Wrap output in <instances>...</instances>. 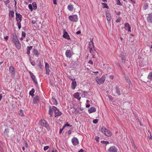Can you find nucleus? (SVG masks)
<instances>
[{"label": "nucleus", "mask_w": 152, "mask_h": 152, "mask_svg": "<svg viewBox=\"0 0 152 152\" xmlns=\"http://www.w3.org/2000/svg\"><path fill=\"white\" fill-rule=\"evenodd\" d=\"M89 48L90 49V52L92 54L93 56L94 55V53L96 52L94 46V43L93 42V39H90V41L89 43Z\"/></svg>", "instance_id": "1"}, {"label": "nucleus", "mask_w": 152, "mask_h": 152, "mask_svg": "<svg viewBox=\"0 0 152 152\" xmlns=\"http://www.w3.org/2000/svg\"><path fill=\"white\" fill-rule=\"evenodd\" d=\"M101 131L106 136L108 137H110L111 135L112 134L111 132L104 127H103L101 128Z\"/></svg>", "instance_id": "2"}, {"label": "nucleus", "mask_w": 152, "mask_h": 152, "mask_svg": "<svg viewBox=\"0 0 152 152\" xmlns=\"http://www.w3.org/2000/svg\"><path fill=\"white\" fill-rule=\"evenodd\" d=\"M39 123L41 125L46 128L48 131L50 129V127L48 123L44 119H41L39 121Z\"/></svg>", "instance_id": "3"}, {"label": "nucleus", "mask_w": 152, "mask_h": 152, "mask_svg": "<svg viewBox=\"0 0 152 152\" xmlns=\"http://www.w3.org/2000/svg\"><path fill=\"white\" fill-rule=\"evenodd\" d=\"M105 79V75H103L100 78H99L98 77H96L95 80L97 83L99 84H101L103 83Z\"/></svg>", "instance_id": "4"}, {"label": "nucleus", "mask_w": 152, "mask_h": 152, "mask_svg": "<svg viewBox=\"0 0 152 152\" xmlns=\"http://www.w3.org/2000/svg\"><path fill=\"white\" fill-rule=\"evenodd\" d=\"M14 41L15 43L16 47L18 50L21 48V44L19 42L17 36L13 37Z\"/></svg>", "instance_id": "5"}, {"label": "nucleus", "mask_w": 152, "mask_h": 152, "mask_svg": "<svg viewBox=\"0 0 152 152\" xmlns=\"http://www.w3.org/2000/svg\"><path fill=\"white\" fill-rule=\"evenodd\" d=\"M53 110L55 113V117L60 116L61 115V112L59 111V109L56 107L53 106Z\"/></svg>", "instance_id": "6"}, {"label": "nucleus", "mask_w": 152, "mask_h": 152, "mask_svg": "<svg viewBox=\"0 0 152 152\" xmlns=\"http://www.w3.org/2000/svg\"><path fill=\"white\" fill-rule=\"evenodd\" d=\"M69 19L71 21L75 22H77L78 20V16L76 15L69 16Z\"/></svg>", "instance_id": "7"}, {"label": "nucleus", "mask_w": 152, "mask_h": 152, "mask_svg": "<svg viewBox=\"0 0 152 152\" xmlns=\"http://www.w3.org/2000/svg\"><path fill=\"white\" fill-rule=\"evenodd\" d=\"M16 20L17 22V23L20 22L22 20V16L19 13H18L17 12H16Z\"/></svg>", "instance_id": "8"}, {"label": "nucleus", "mask_w": 152, "mask_h": 152, "mask_svg": "<svg viewBox=\"0 0 152 152\" xmlns=\"http://www.w3.org/2000/svg\"><path fill=\"white\" fill-rule=\"evenodd\" d=\"M117 148L115 146L110 147L107 150L108 152H117Z\"/></svg>", "instance_id": "9"}, {"label": "nucleus", "mask_w": 152, "mask_h": 152, "mask_svg": "<svg viewBox=\"0 0 152 152\" xmlns=\"http://www.w3.org/2000/svg\"><path fill=\"white\" fill-rule=\"evenodd\" d=\"M10 72L11 73V77L14 78L15 75V71L14 68L12 66H11L9 68Z\"/></svg>", "instance_id": "10"}, {"label": "nucleus", "mask_w": 152, "mask_h": 152, "mask_svg": "<svg viewBox=\"0 0 152 152\" xmlns=\"http://www.w3.org/2000/svg\"><path fill=\"white\" fill-rule=\"evenodd\" d=\"M72 144L74 146L77 145L79 144L78 140L76 137H74L72 139Z\"/></svg>", "instance_id": "11"}, {"label": "nucleus", "mask_w": 152, "mask_h": 152, "mask_svg": "<svg viewBox=\"0 0 152 152\" xmlns=\"http://www.w3.org/2000/svg\"><path fill=\"white\" fill-rule=\"evenodd\" d=\"M146 18L147 22L150 23H152V13L148 14Z\"/></svg>", "instance_id": "12"}, {"label": "nucleus", "mask_w": 152, "mask_h": 152, "mask_svg": "<svg viewBox=\"0 0 152 152\" xmlns=\"http://www.w3.org/2000/svg\"><path fill=\"white\" fill-rule=\"evenodd\" d=\"M65 55L67 57L70 58L72 56L71 51L70 50H67L66 51Z\"/></svg>", "instance_id": "13"}, {"label": "nucleus", "mask_w": 152, "mask_h": 152, "mask_svg": "<svg viewBox=\"0 0 152 152\" xmlns=\"http://www.w3.org/2000/svg\"><path fill=\"white\" fill-rule=\"evenodd\" d=\"M106 16L108 23L110 22L111 19V15L110 14L109 12H106Z\"/></svg>", "instance_id": "14"}, {"label": "nucleus", "mask_w": 152, "mask_h": 152, "mask_svg": "<svg viewBox=\"0 0 152 152\" xmlns=\"http://www.w3.org/2000/svg\"><path fill=\"white\" fill-rule=\"evenodd\" d=\"M63 37L66 39H67L70 40L71 39L70 38L67 32L66 31H64V34L63 35Z\"/></svg>", "instance_id": "15"}, {"label": "nucleus", "mask_w": 152, "mask_h": 152, "mask_svg": "<svg viewBox=\"0 0 152 152\" xmlns=\"http://www.w3.org/2000/svg\"><path fill=\"white\" fill-rule=\"evenodd\" d=\"M115 93L117 94L118 96L121 95L120 91V88L117 86H115Z\"/></svg>", "instance_id": "16"}, {"label": "nucleus", "mask_w": 152, "mask_h": 152, "mask_svg": "<svg viewBox=\"0 0 152 152\" xmlns=\"http://www.w3.org/2000/svg\"><path fill=\"white\" fill-rule=\"evenodd\" d=\"M80 94H79V92H77L74 94L73 95V96L74 97L77 99L80 100L81 97H80Z\"/></svg>", "instance_id": "17"}, {"label": "nucleus", "mask_w": 152, "mask_h": 152, "mask_svg": "<svg viewBox=\"0 0 152 152\" xmlns=\"http://www.w3.org/2000/svg\"><path fill=\"white\" fill-rule=\"evenodd\" d=\"M96 111V109L94 107H92L88 109V112L89 113L95 112Z\"/></svg>", "instance_id": "18"}, {"label": "nucleus", "mask_w": 152, "mask_h": 152, "mask_svg": "<svg viewBox=\"0 0 152 152\" xmlns=\"http://www.w3.org/2000/svg\"><path fill=\"white\" fill-rule=\"evenodd\" d=\"M80 95L82 97H85L88 94L87 92L82 91L80 92H79Z\"/></svg>", "instance_id": "19"}, {"label": "nucleus", "mask_w": 152, "mask_h": 152, "mask_svg": "<svg viewBox=\"0 0 152 152\" xmlns=\"http://www.w3.org/2000/svg\"><path fill=\"white\" fill-rule=\"evenodd\" d=\"M124 25L127 28H126V30H128L129 32L131 31V27L130 26L129 23H126Z\"/></svg>", "instance_id": "20"}, {"label": "nucleus", "mask_w": 152, "mask_h": 152, "mask_svg": "<svg viewBox=\"0 0 152 152\" xmlns=\"http://www.w3.org/2000/svg\"><path fill=\"white\" fill-rule=\"evenodd\" d=\"M77 83L76 81H72L71 83V88L72 89L74 90L77 86Z\"/></svg>", "instance_id": "21"}, {"label": "nucleus", "mask_w": 152, "mask_h": 152, "mask_svg": "<svg viewBox=\"0 0 152 152\" xmlns=\"http://www.w3.org/2000/svg\"><path fill=\"white\" fill-rule=\"evenodd\" d=\"M9 15L10 19H11L14 16V12L13 11H10L9 12Z\"/></svg>", "instance_id": "22"}, {"label": "nucleus", "mask_w": 152, "mask_h": 152, "mask_svg": "<svg viewBox=\"0 0 152 152\" xmlns=\"http://www.w3.org/2000/svg\"><path fill=\"white\" fill-rule=\"evenodd\" d=\"M67 9L69 11H72L74 9L73 5L71 4H69L67 6Z\"/></svg>", "instance_id": "23"}, {"label": "nucleus", "mask_w": 152, "mask_h": 152, "mask_svg": "<svg viewBox=\"0 0 152 152\" xmlns=\"http://www.w3.org/2000/svg\"><path fill=\"white\" fill-rule=\"evenodd\" d=\"M32 48H33L32 46H28L27 47V51L26 53L29 56V54L30 53V50Z\"/></svg>", "instance_id": "24"}, {"label": "nucleus", "mask_w": 152, "mask_h": 152, "mask_svg": "<svg viewBox=\"0 0 152 152\" xmlns=\"http://www.w3.org/2000/svg\"><path fill=\"white\" fill-rule=\"evenodd\" d=\"M52 101L54 105H57L58 104V102L54 97H52Z\"/></svg>", "instance_id": "25"}, {"label": "nucleus", "mask_w": 152, "mask_h": 152, "mask_svg": "<svg viewBox=\"0 0 152 152\" xmlns=\"http://www.w3.org/2000/svg\"><path fill=\"white\" fill-rule=\"evenodd\" d=\"M33 53L36 56L38 57L39 55L38 51L37 49H34Z\"/></svg>", "instance_id": "26"}, {"label": "nucleus", "mask_w": 152, "mask_h": 152, "mask_svg": "<svg viewBox=\"0 0 152 152\" xmlns=\"http://www.w3.org/2000/svg\"><path fill=\"white\" fill-rule=\"evenodd\" d=\"M53 107H52L51 106H50L49 107V114L51 116L53 114Z\"/></svg>", "instance_id": "27"}, {"label": "nucleus", "mask_w": 152, "mask_h": 152, "mask_svg": "<svg viewBox=\"0 0 152 152\" xmlns=\"http://www.w3.org/2000/svg\"><path fill=\"white\" fill-rule=\"evenodd\" d=\"M35 92V90L34 88H32L29 92V95H31L32 97L34 96V93Z\"/></svg>", "instance_id": "28"}, {"label": "nucleus", "mask_w": 152, "mask_h": 152, "mask_svg": "<svg viewBox=\"0 0 152 152\" xmlns=\"http://www.w3.org/2000/svg\"><path fill=\"white\" fill-rule=\"evenodd\" d=\"M39 100V97L38 96H36L33 99V102L35 104L37 103L38 101Z\"/></svg>", "instance_id": "29"}, {"label": "nucleus", "mask_w": 152, "mask_h": 152, "mask_svg": "<svg viewBox=\"0 0 152 152\" xmlns=\"http://www.w3.org/2000/svg\"><path fill=\"white\" fill-rule=\"evenodd\" d=\"M101 142L105 145H107L109 144L110 143V142L108 141H105L104 140L101 141Z\"/></svg>", "instance_id": "30"}, {"label": "nucleus", "mask_w": 152, "mask_h": 152, "mask_svg": "<svg viewBox=\"0 0 152 152\" xmlns=\"http://www.w3.org/2000/svg\"><path fill=\"white\" fill-rule=\"evenodd\" d=\"M29 73L30 74V76L32 79L36 77L35 76L31 71H29Z\"/></svg>", "instance_id": "31"}, {"label": "nucleus", "mask_w": 152, "mask_h": 152, "mask_svg": "<svg viewBox=\"0 0 152 152\" xmlns=\"http://www.w3.org/2000/svg\"><path fill=\"white\" fill-rule=\"evenodd\" d=\"M125 79L126 81V82L128 83L129 85L130 86L131 85V83L129 78L128 77H126L125 78Z\"/></svg>", "instance_id": "32"}, {"label": "nucleus", "mask_w": 152, "mask_h": 152, "mask_svg": "<svg viewBox=\"0 0 152 152\" xmlns=\"http://www.w3.org/2000/svg\"><path fill=\"white\" fill-rule=\"evenodd\" d=\"M126 55H124L121 58V61L123 62H125L126 61Z\"/></svg>", "instance_id": "33"}, {"label": "nucleus", "mask_w": 152, "mask_h": 152, "mask_svg": "<svg viewBox=\"0 0 152 152\" xmlns=\"http://www.w3.org/2000/svg\"><path fill=\"white\" fill-rule=\"evenodd\" d=\"M148 78L149 80H151L152 79V72L150 73L148 76Z\"/></svg>", "instance_id": "34"}, {"label": "nucleus", "mask_w": 152, "mask_h": 152, "mask_svg": "<svg viewBox=\"0 0 152 152\" xmlns=\"http://www.w3.org/2000/svg\"><path fill=\"white\" fill-rule=\"evenodd\" d=\"M19 114L21 116H24L23 110H21L20 111V112L19 113Z\"/></svg>", "instance_id": "35"}, {"label": "nucleus", "mask_w": 152, "mask_h": 152, "mask_svg": "<svg viewBox=\"0 0 152 152\" xmlns=\"http://www.w3.org/2000/svg\"><path fill=\"white\" fill-rule=\"evenodd\" d=\"M66 126H70L71 127L72 125H70L67 122L63 126L64 128H65L66 127Z\"/></svg>", "instance_id": "36"}, {"label": "nucleus", "mask_w": 152, "mask_h": 152, "mask_svg": "<svg viewBox=\"0 0 152 152\" xmlns=\"http://www.w3.org/2000/svg\"><path fill=\"white\" fill-rule=\"evenodd\" d=\"M30 61L31 64L33 66H34L35 65V61L31 60L30 59Z\"/></svg>", "instance_id": "37"}, {"label": "nucleus", "mask_w": 152, "mask_h": 152, "mask_svg": "<svg viewBox=\"0 0 152 152\" xmlns=\"http://www.w3.org/2000/svg\"><path fill=\"white\" fill-rule=\"evenodd\" d=\"M9 132V129H6L4 130V134H7Z\"/></svg>", "instance_id": "38"}, {"label": "nucleus", "mask_w": 152, "mask_h": 152, "mask_svg": "<svg viewBox=\"0 0 152 152\" xmlns=\"http://www.w3.org/2000/svg\"><path fill=\"white\" fill-rule=\"evenodd\" d=\"M34 81V82L36 84H38V82L36 78V77H35L34 78L32 79Z\"/></svg>", "instance_id": "39"}, {"label": "nucleus", "mask_w": 152, "mask_h": 152, "mask_svg": "<svg viewBox=\"0 0 152 152\" xmlns=\"http://www.w3.org/2000/svg\"><path fill=\"white\" fill-rule=\"evenodd\" d=\"M45 71L46 74L49 75V74L50 72V70L49 69V68L45 69Z\"/></svg>", "instance_id": "40"}, {"label": "nucleus", "mask_w": 152, "mask_h": 152, "mask_svg": "<svg viewBox=\"0 0 152 152\" xmlns=\"http://www.w3.org/2000/svg\"><path fill=\"white\" fill-rule=\"evenodd\" d=\"M98 121V120L97 119H95L93 121V122L94 124H96Z\"/></svg>", "instance_id": "41"}, {"label": "nucleus", "mask_w": 152, "mask_h": 152, "mask_svg": "<svg viewBox=\"0 0 152 152\" xmlns=\"http://www.w3.org/2000/svg\"><path fill=\"white\" fill-rule=\"evenodd\" d=\"M17 24L18 26L19 29H20L21 27L20 22L17 23Z\"/></svg>", "instance_id": "42"}, {"label": "nucleus", "mask_w": 152, "mask_h": 152, "mask_svg": "<svg viewBox=\"0 0 152 152\" xmlns=\"http://www.w3.org/2000/svg\"><path fill=\"white\" fill-rule=\"evenodd\" d=\"M26 36V33L24 31H22V36L23 37H25Z\"/></svg>", "instance_id": "43"}, {"label": "nucleus", "mask_w": 152, "mask_h": 152, "mask_svg": "<svg viewBox=\"0 0 152 152\" xmlns=\"http://www.w3.org/2000/svg\"><path fill=\"white\" fill-rule=\"evenodd\" d=\"M28 8L29 9L31 10L32 11L33 10V8L31 4H29L28 6Z\"/></svg>", "instance_id": "44"}, {"label": "nucleus", "mask_w": 152, "mask_h": 152, "mask_svg": "<svg viewBox=\"0 0 152 152\" xmlns=\"http://www.w3.org/2000/svg\"><path fill=\"white\" fill-rule=\"evenodd\" d=\"M103 4L104 5V6L103 7L104 8H107V9L108 8V7L107 6V4L105 3H103Z\"/></svg>", "instance_id": "45"}, {"label": "nucleus", "mask_w": 152, "mask_h": 152, "mask_svg": "<svg viewBox=\"0 0 152 152\" xmlns=\"http://www.w3.org/2000/svg\"><path fill=\"white\" fill-rule=\"evenodd\" d=\"M49 64L47 63H46L45 64V68H49Z\"/></svg>", "instance_id": "46"}, {"label": "nucleus", "mask_w": 152, "mask_h": 152, "mask_svg": "<svg viewBox=\"0 0 152 152\" xmlns=\"http://www.w3.org/2000/svg\"><path fill=\"white\" fill-rule=\"evenodd\" d=\"M121 18L120 17L118 18L116 20V23H118V22H120V21H121Z\"/></svg>", "instance_id": "47"}, {"label": "nucleus", "mask_w": 152, "mask_h": 152, "mask_svg": "<svg viewBox=\"0 0 152 152\" xmlns=\"http://www.w3.org/2000/svg\"><path fill=\"white\" fill-rule=\"evenodd\" d=\"M49 148V146H45L44 147V151H46Z\"/></svg>", "instance_id": "48"}, {"label": "nucleus", "mask_w": 152, "mask_h": 152, "mask_svg": "<svg viewBox=\"0 0 152 152\" xmlns=\"http://www.w3.org/2000/svg\"><path fill=\"white\" fill-rule=\"evenodd\" d=\"M99 137L98 136L95 137V140L97 141H98L99 139Z\"/></svg>", "instance_id": "49"}, {"label": "nucleus", "mask_w": 152, "mask_h": 152, "mask_svg": "<svg viewBox=\"0 0 152 152\" xmlns=\"http://www.w3.org/2000/svg\"><path fill=\"white\" fill-rule=\"evenodd\" d=\"M24 142L25 143V146L26 148H27L28 147V145L27 143L25 141H24Z\"/></svg>", "instance_id": "50"}, {"label": "nucleus", "mask_w": 152, "mask_h": 152, "mask_svg": "<svg viewBox=\"0 0 152 152\" xmlns=\"http://www.w3.org/2000/svg\"><path fill=\"white\" fill-rule=\"evenodd\" d=\"M64 128L63 127H62V129H60V130H59V133L60 134H61L62 132V131H63V130H64Z\"/></svg>", "instance_id": "51"}, {"label": "nucleus", "mask_w": 152, "mask_h": 152, "mask_svg": "<svg viewBox=\"0 0 152 152\" xmlns=\"http://www.w3.org/2000/svg\"><path fill=\"white\" fill-rule=\"evenodd\" d=\"M148 7V5L147 4H145L143 7V8L145 10H146L147 9Z\"/></svg>", "instance_id": "52"}, {"label": "nucleus", "mask_w": 152, "mask_h": 152, "mask_svg": "<svg viewBox=\"0 0 152 152\" xmlns=\"http://www.w3.org/2000/svg\"><path fill=\"white\" fill-rule=\"evenodd\" d=\"M117 4L120 5H122L120 0L118 1V2H117Z\"/></svg>", "instance_id": "53"}, {"label": "nucleus", "mask_w": 152, "mask_h": 152, "mask_svg": "<svg viewBox=\"0 0 152 152\" xmlns=\"http://www.w3.org/2000/svg\"><path fill=\"white\" fill-rule=\"evenodd\" d=\"M132 146L133 147V148L135 149L136 148V145H135V144L134 143H132Z\"/></svg>", "instance_id": "54"}, {"label": "nucleus", "mask_w": 152, "mask_h": 152, "mask_svg": "<svg viewBox=\"0 0 152 152\" xmlns=\"http://www.w3.org/2000/svg\"><path fill=\"white\" fill-rule=\"evenodd\" d=\"M88 63L90 64H91L92 65L93 64V62L91 60L89 61Z\"/></svg>", "instance_id": "55"}, {"label": "nucleus", "mask_w": 152, "mask_h": 152, "mask_svg": "<svg viewBox=\"0 0 152 152\" xmlns=\"http://www.w3.org/2000/svg\"><path fill=\"white\" fill-rule=\"evenodd\" d=\"M90 105L89 103H86V107H87V108L89 107H90Z\"/></svg>", "instance_id": "56"}, {"label": "nucleus", "mask_w": 152, "mask_h": 152, "mask_svg": "<svg viewBox=\"0 0 152 152\" xmlns=\"http://www.w3.org/2000/svg\"><path fill=\"white\" fill-rule=\"evenodd\" d=\"M72 132L71 130H69L68 132V134L69 135Z\"/></svg>", "instance_id": "57"}, {"label": "nucleus", "mask_w": 152, "mask_h": 152, "mask_svg": "<svg viewBox=\"0 0 152 152\" xmlns=\"http://www.w3.org/2000/svg\"><path fill=\"white\" fill-rule=\"evenodd\" d=\"M80 33H81V31L80 30H79L76 32V34H79Z\"/></svg>", "instance_id": "58"}, {"label": "nucleus", "mask_w": 152, "mask_h": 152, "mask_svg": "<svg viewBox=\"0 0 152 152\" xmlns=\"http://www.w3.org/2000/svg\"><path fill=\"white\" fill-rule=\"evenodd\" d=\"M130 141L132 143V144L134 143V141L133 139L131 138L130 139Z\"/></svg>", "instance_id": "59"}, {"label": "nucleus", "mask_w": 152, "mask_h": 152, "mask_svg": "<svg viewBox=\"0 0 152 152\" xmlns=\"http://www.w3.org/2000/svg\"><path fill=\"white\" fill-rule=\"evenodd\" d=\"M8 36H6V37H4V39H5L7 40H8Z\"/></svg>", "instance_id": "60"}, {"label": "nucleus", "mask_w": 152, "mask_h": 152, "mask_svg": "<svg viewBox=\"0 0 152 152\" xmlns=\"http://www.w3.org/2000/svg\"><path fill=\"white\" fill-rule=\"evenodd\" d=\"M36 21L35 20H33L32 21H31V23L33 24H34L36 23Z\"/></svg>", "instance_id": "61"}, {"label": "nucleus", "mask_w": 152, "mask_h": 152, "mask_svg": "<svg viewBox=\"0 0 152 152\" xmlns=\"http://www.w3.org/2000/svg\"><path fill=\"white\" fill-rule=\"evenodd\" d=\"M116 65L118 67H120L121 66L120 65L119 63H117Z\"/></svg>", "instance_id": "62"}, {"label": "nucleus", "mask_w": 152, "mask_h": 152, "mask_svg": "<svg viewBox=\"0 0 152 152\" xmlns=\"http://www.w3.org/2000/svg\"><path fill=\"white\" fill-rule=\"evenodd\" d=\"M130 1L133 3H134V4H135V1H134V0H130Z\"/></svg>", "instance_id": "63"}, {"label": "nucleus", "mask_w": 152, "mask_h": 152, "mask_svg": "<svg viewBox=\"0 0 152 152\" xmlns=\"http://www.w3.org/2000/svg\"><path fill=\"white\" fill-rule=\"evenodd\" d=\"M52 152H57V151L56 150H53L52 151Z\"/></svg>", "instance_id": "64"}]
</instances>
